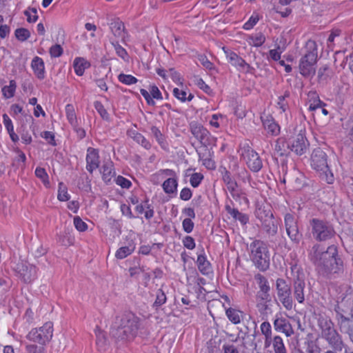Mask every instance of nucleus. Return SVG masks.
<instances>
[{"label": "nucleus", "instance_id": "nucleus-37", "mask_svg": "<svg viewBox=\"0 0 353 353\" xmlns=\"http://www.w3.org/2000/svg\"><path fill=\"white\" fill-rule=\"evenodd\" d=\"M254 279L259 285L261 291H270V287L268 284V279L261 274H256Z\"/></svg>", "mask_w": 353, "mask_h": 353}, {"label": "nucleus", "instance_id": "nucleus-41", "mask_svg": "<svg viewBox=\"0 0 353 353\" xmlns=\"http://www.w3.org/2000/svg\"><path fill=\"white\" fill-rule=\"evenodd\" d=\"M16 38L20 41H25L30 37V32L24 28L16 29L14 31Z\"/></svg>", "mask_w": 353, "mask_h": 353}, {"label": "nucleus", "instance_id": "nucleus-61", "mask_svg": "<svg viewBox=\"0 0 353 353\" xmlns=\"http://www.w3.org/2000/svg\"><path fill=\"white\" fill-rule=\"evenodd\" d=\"M289 97H290L289 91H285L283 95L279 97L278 105L279 106V108L281 109H282V110L283 112H285L288 107V103L285 102V99L288 98Z\"/></svg>", "mask_w": 353, "mask_h": 353}, {"label": "nucleus", "instance_id": "nucleus-19", "mask_svg": "<svg viewBox=\"0 0 353 353\" xmlns=\"http://www.w3.org/2000/svg\"><path fill=\"white\" fill-rule=\"evenodd\" d=\"M303 175L298 170H294L292 172L286 173L283 178V182L288 181L294 188H300L303 183Z\"/></svg>", "mask_w": 353, "mask_h": 353}, {"label": "nucleus", "instance_id": "nucleus-15", "mask_svg": "<svg viewBox=\"0 0 353 353\" xmlns=\"http://www.w3.org/2000/svg\"><path fill=\"white\" fill-rule=\"evenodd\" d=\"M293 294L294 299L299 303H303L305 299V282L304 274L297 272V275L293 280L292 283Z\"/></svg>", "mask_w": 353, "mask_h": 353}, {"label": "nucleus", "instance_id": "nucleus-10", "mask_svg": "<svg viewBox=\"0 0 353 353\" xmlns=\"http://www.w3.org/2000/svg\"><path fill=\"white\" fill-rule=\"evenodd\" d=\"M276 290L279 301L287 310H291L294 306L291 285L284 279L278 278L276 281Z\"/></svg>", "mask_w": 353, "mask_h": 353}, {"label": "nucleus", "instance_id": "nucleus-4", "mask_svg": "<svg viewBox=\"0 0 353 353\" xmlns=\"http://www.w3.org/2000/svg\"><path fill=\"white\" fill-rule=\"evenodd\" d=\"M251 261L260 271L265 272L270 268V254L268 245L261 240H254L250 245Z\"/></svg>", "mask_w": 353, "mask_h": 353}, {"label": "nucleus", "instance_id": "nucleus-17", "mask_svg": "<svg viewBox=\"0 0 353 353\" xmlns=\"http://www.w3.org/2000/svg\"><path fill=\"white\" fill-rule=\"evenodd\" d=\"M86 156V169L92 173L93 170L99 166V156L98 150L93 148H88Z\"/></svg>", "mask_w": 353, "mask_h": 353}, {"label": "nucleus", "instance_id": "nucleus-18", "mask_svg": "<svg viewBox=\"0 0 353 353\" xmlns=\"http://www.w3.org/2000/svg\"><path fill=\"white\" fill-rule=\"evenodd\" d=\"M274 327L278 332H282L286 336H290L294 334V330L289 320L284 317H278L274 321Z\"/></svg>", "mask_w": 353, "mask_h": 353}, {"label": "nucleus", "instance_id": "nucleus-56", "mask_svg": "<svg viewBox=\"0 0 353 353\" xmlns=\"http://www.w3.org/2000/svg\"><path fill=\"white\" fill-rule=\"evenodd\" d=\"M134 139L139 143H140L145 149H150L151 148L150 143L140 133H137Z\"/></svg>", "mask_w": 353, "mask_h": 353}, {"label": "nucleus", "instance_id": "nucleus-40", "mask_svg": "<svg viewBox=\"0 0 353 353\" xmlns=\"http://www.w3.org/2000/svg\"><path fill=\"white\" fill-rule=\"evenodd\" d=\"M65 112L70 123L72 125H75L77 123V119L74 106L72 104H68L65 106Z\"/></svg>", "mask_w": 353, "mask_h": 353}, {"label": "nucleus", "instance_id": "nucleus-25", "mask_svg": "<svg viewBox=\"0 0 353 353\" xmlns=\"http://www.w3.org/2000/svg\"><path fill=\"white\" fill-rule=\"evenodd\" d=\"M333 74L331 68L325 65L319 68L317 72L318 82L321 84H326Z\"/></svg>", "mask_w": 353, "mask_h": 353}, {"label": "nucleus", "instance_id": "nucleus-1", "mask_svg": "<svg viewBox=\"0 0 353 353\" xmlns=\"http://www.w3.org/2000/svg\"><path fill=\"white\" fill-rule=\"evenodd\" d=\"M320 245L314 244L309 254L311 261L324 276L330 278L332 274H341L344 272V262L339 254L337 247L330 245L325 251L320 252Z\"/></svg>", "mask_w": 353, "mask_h": 353}, {"label": "nucleus", "instance_id": "nucleus-33", "mask_svg": "<svg viewBox=\"0 0 353 353\" xmlns=\"http://www.w3.org/2000/svg\"><path fill=\"white\" fill-rule=\"evenodd\" d=\"M263 125L265 129L268 131V133L271 135H277L280 132L279 125L273 120H265L263 121Z\"/></svg>", "mask_w": 353, "mask_h": 353}, {"label": "nucleus", "instance_id": "nucleus-6", "mask_svg": "<svg viewBox=\"0 0 353 353\" xmlns=\"http://www.w3.org/2000/svg\"><path fill=\"white\" fill-rule=\"evenodd\" d=\"M306 52L299 62V71L301 75L308 78L315 74L314 65L317 61V48L314 41L308 40L305 44Z\"/></svg>", "mask_w": 353, "mask_h": 353}, {"label": "nucleus", "instance_id": "nucleus-54", "mask_svg": "<svg viewBox=\"0 0 353 353\" xmlns=\"http://www.w3.org/2000/svg\"><path fill=\"white\" fill-rule=\"evenodd\" d=\"M199 159L203 161V164L208 169L215 168L214 162L209 157H205V154L199 153Z\"/></svg>", "mask_w": 353, "mask_h": 353}, {"label": "nucleus", "instance_id": "nucleus-27", "mask_svg": "<svg viewBox=\"0 0 353 353\" xmlns=\"http://www.w3.org/2000/svg\"><path fill=\"white\" fill-rule=\"evenodd\" d=\"M225 210L234 219L239 220L243 225H245L249 221V218H248V215L240 212L236 208H232L229 205H225Z\"/></svg>", "mask_w": 353, "mask_h": 353}, {"label": "nucleus", "instance_id": "nucleus-59", "mask_svg": "<svg viewBox=\"0 0 353 353\" xmlns=\"http://www.w3.org/2000/svg\"><path fill=\"white\" fill-rule=\"evenodd\" d=\"M203 179V174H201V173L195 172L192 174L190 177V184L192 185V187L196 188L199 185Z\"/></svg>", "mask_w": 353, "mask_h": 353}, {"label": "nucleus", "instance_id": "nucleus-48", "mask_svg": "<svg viewBox=\"0 0 353 353\" xmlns=\"http://www.w3.org/2000/svg\"><path fill=\"white\" fill-rule=\"evenodd\" d=\"M223 181L226 184L228 190L237 185V183L232 179L230 172L228 170H225L223 175Z\"/></svg>", "mask_w": 353, "mask_h": 353}, {"label": "nucleus", "instance_id": "nucleus-21", "mask_svg": "<svg viewBox=\"0 0 353 353\" xmlns=\"http://www.w3.org/2000/svg\"><path fill=\"white\" fill-rule=\"evenodd\" d=\"M353 317L348 316V319L337 322V325L341 333L347 334L349 339L353 342Z\"/></svg>", "mask_w": 353, "mask_h": 353}, {"label": "nucleus", "instance_id": "nucleus-23", "mask_svg": "<svg viewBox=\"0 0 353 353\" xmlns=\"http://www.w3.org/2000/svg\"><path fill=\"white\" fill-rule=\"evenodd\" d=\"M31 67L37 77L39 79H43L45 77V67L43 59L39 57H35L31 63Z\"/></svg>", "mask_w": 353, "mask_h": 353}, {"label": "nucleus", "instance_id": "nucleus-60", "mask_svg": "<svg viewBox=\"0 0 353 353\" xmlns=\"http://www.w3.org/2000/svg\"><path fill=\"white\" fill-rule=\"evenodd\" d=\"M94 108L103 119H108V114L106 110L105 109L104 106L100 101L94 102Z\"/></svg>", "mask_w": 353, "mask_h": 353}, {"label": "nucleus", "instance_id": "nucleus-42", "mask_svg": "<svg viewBox=\"0 0 353 353\" xmlns=\"http://www.w3.org/2000/svg\"><path fill=\"white\" fill-rule=\"evenodd\" d=\"M151 133L156 139L157 141L159 143V145L164 148L165 146V139L163 134L161 133L160 130L156 126H152L150 128Z\"/></svg>", "mask_w": 353, "mask_h": 353}, {"label": "nucleus", "instance_id": "nucleus-38", "mask_svg": "<svg viewBox=\"0 0 353 353\" xmlns=\"http://www.w3.org/2000/svg\"><path fill=\"white\" fill-rule=\"evenodd\" d=\"M273 347L274 353H287L283 339L279 336L274 337Z\"/></svg>", "mask_w": 353, "mask_h": 353}, {"label": "nucleus", "instance_id": "nucleus-5", "mask_svg": "<svg viewBox=\"0 0 353 353\" xmlns=\"http://www.w3.org/2000/svg\"><path fill=\"white\" fill-rule=\"evenodd\" d=\"M254 214L261 223V228L268 236H273L277 233L278 221L274 216L271 205L268 204L259 205Z\"/></svg>", "mask_w": 353, "mask_h": 353}, {"label": "nucleus", "instance_id": "nucleus-8", "mask_svg": "<svg viewBox=\"0 0 353 353\" xmlns=\"http://www.w3.org/2000/svg\"><path fill=\"white\" fill-rule=\"evenodd\" d=\"M309 223L312 234L317 241H326L336 234L332 224L326 220L313 218L310 220Z\"/></svg>", "mask_w": 353, "mask_h": 353}, {"label": "nucleus", "instance_id": "nucleus-16", "mask_svg": "<svg viewBox=\"0 0 353 353\" xmlns=\"http://www.w3.org/2000/svg\"><path fill=\"white\" fill-rule=\"evenodd\" d=\"M17 272L25 283H30L37 276V268L34 265L26 263L17 265Z\"/></svg>", "mask_w": 353, "mask_h": 353}, {"label": "nucleus", "instance_id": "nucleus-34", "mask_svg": "<svg viewBox=\"0 0 353 353\" xmlns=\"http://www.w3.org/2000/svg\"><path fill=\"white\" fill-rule=\"evenodd\" d=\"M9 85H5L2 88V93L6 99H10L14 95L17 84L14 80H10Z\"/></svg>", "mask_w": 353, "mask_h": 353}, {"label": "nucleus", "instance_id": "nucleus-7", "mask_svg": "<svg viewBox=\"0 0 353 353\" xmlns=\"http://www.w3.org/2000/svg\"><path fill=\"white\" fill-rule=\"evenodd\" d=\"M311 166L320 173L327 183H333V174L330 172L327 165V156L321 148H317L313 150L311 154Z\"/></svg>", "mask_w": 353, "mask_h": 353}, {"label": "nucleus", "instance_id": "nucleus-26", "mask_svg": "<svg viewBox=\"0 0 353 353\" xmlns=\"http://www.w3.org/2000/svg\"><path fill=\"white\" fill-rule=\"evenodd\" d=\"M334 311L336 312V323L343 321V319H348V316L353 317L352 311L351 310L350 312H348L347 310L345 308L342 303H337L334 306Z\"/></svg>", "mask_w": 353, "mask_h": 353}, {"label": "nucleus", "instance_id": "nucleus-52", "mask_svg": "<svg viewBox=\"0 0 353 353\" xmlns=\"http://www.w3.org/2000/svg\"><path fill=\"white\" fill-rule=\"evenodd\" d=\"M74 225L79 232H84L88 229V225L78 216L74 217Z\"/></svg>", "mask_w": 353, "mask_h": 353}, {"label": "nucleus", "instance_id": "nucleus-50", "mask_svg": "<svg viewBox=\"0 0 353 353\" xmlns=\"http://www.w3.org/2000/svg\"><path fill=\"white\" fill-rule=\"evenodd\" d=\"M325 103H323V101H321L319 99L316 101H314L313 103H311L310 105L309 110L310 111H314V110H316L318 108H321L322 113L324 115H327L328 114V111L326 109L323 108V107L325 106Z\"/></svg>", "mask_w": 353, "mask_h": 353}, {"label": "nucleus", "instance_id": "nucleus-46", "mask_svg": "<svg viewBox=\"0 0 353 353\" xmlns=\"http://www.w3.org/2000/svg\"><path fill=\"white\" fill-rule=\"evenodd\" d=\"M134 248L132 246H123L120 248L116 252V257L117 259H124L130 255L133 251Z\"/></svg>", "mask_w": 353, "mask_h": 353}, {"label": "nucleus", "instance_id": "nucleus-36", "mask_svg": "<svg viewBox=\"0 0 353 353\" xmlns=\"http://www.w3.org/2000/svg\"><path fill=\"white\" fill-rule=\"evenodd\" d=\"M287 145L288 142L283 138H279L276 140L274 145V150L279 156L282 157L285 154Z\"/></svg>", "mask_w": 353, "mask_h": 353}, {"label": "nucleus", "instance_id": "nucleus-2", "mask_svg": "<svg viewBox=\"0 0 353 353\" xmlns=\"http://www.w3.org/2000/svg\"><path fill=\"white\" fill-rule=\"evenodd\" d=\"M143 324L144 321L134 313H125L116 317L110 334L116 341H131L144 328Z\"/></svg>", "mask_w": 353, "mask_h": 353}, {"label": "nucleus", "instance_id": "nucleus-9", "mask_svg": "<svg viewBox=\"0 0 353 353\" xmlns=\"http://www.w3.org/2000/svg\"><path fill=\"white\" fill-rule=\"evenodd\" d=\"M53 323L47 322L39 328L32 329L28 334L26 338L31 342L46 346L53 336Z\"/></svg>", "mask_w": 353, "mask_h": 353}, {"label": "nucleus", "instance_id": "nucleus-35", "mask_svg": "<svg viewBox=\"0 0 353 353\" xmlns=\"http://www.w3.org/2000/svg\"><path fill=\"white\" fill-rule=\"evenodd\" d=\"M241 314L239 310L230 307L226 310V315L229 320L234 324H238L241 322Z\"/></svg>", "mask_w": 353, "mask_h": 353}, {"label": "nucleus", "instance_id": "nucleus-47", "mask_svg": "<svg viewBox=\"0 0 353 353\" xmlns=\"http://www.w3.org/2000/svg\"><path fill=\"white\" fill-rule=\"evenodd\" d=\"M118 79L120 82L125 85L134 84L138 81V79L136 77L130 74H125L123 73H121L118 76Z\"/></svg>", "mask_w": 353, "mask_h": 353}, {"label": "nucleus", "instance_id": "nucleus-20", "mask_svg": "<svg viewBox=\"0 0 353 353\" xmlns=\"http://www.w3.org/2000/svg\"><path fill=\"white\" fill-rule=\"evenodd\" d=\"M223 50L229 60V62L235 67H240L243 68L244 67H247L248 68H250V65L245 62V61L239 57L236 53L230 51L229 50H225V48L223 47Z\"/></svg>", "mask_w": 353, "mask_h": 353}, {"label": "nucleus", "instance_id": "nucleus-12", "mask_svg": "<svg viewBox=\"0 0 353 353\" xmlns=\"http://www.w3.org/2000/svg\"><path fill=\"white\" fill-rule=\"evenodd\" d=\"M309 146V141L305 134L300 132L289 139L287 148H290L297 155L301 156L308 152Z\"/></svg>", "mask_w": 353, "mask_h": 353}, {"label": "nucleus", "instance_id": "nucleus-63", "mask_svg": "<svg viewBox=\"0 0 353 353\" xmlns=\"http://www.w3.org/2000/svg\"><path fill=\"white\" fill-rule=\"evenodd\" d=\"M183 229L187 233H190L194 228V223L190 218H186L182 223Z\"/></svg>", "mask_w": 353, "mask_h": 353}, {"label": "nucleus", "instance_id": "nucleus-13", "mask_svg": "<svg viewBox=\"0 0 353 353\" xmlns=\"http://www.w3.org/2000/svg\"><path fill=\"white\" fill-rule=\"evenodd\" d=\"M241 156L251 171L258 172L263 168V162L261 157L252 148L250 147L244 148Z\"/></svg>", "mask_w": 353, "mask_h": 353}, {"label": "nucleus", "instance_id": "nucleus-57", "mask_svg": "<svg viewBox=\"0 0 353 353\" xmlns=\"http://www.w3.org/2000/svg\"><path fill=\"white\" fill-rule=\"evenodd\" d=\"M244 350L243 353H259L257 350V344L254 341V339L251 340L249 347L246 345L245 343H243Z\"/></svg>", "mask_w": 353, "mask_h": 353}, {"label": "nucleus", "instance_id": "nucleus-22", "mask_svg": "<svg viewBox=\"0 0 353 353\" xmlns=\"http://www.w3.org/2000/svg\"><path fill=\"white\" fill-rule=\"evenodd\" d=\"M303 344L306 353H321V348L319 345L316 340L313 339L312 334L307 335L304 339Z\"/></svg>", "mask_w": 353, "mask_h": 353}, {"label": "nucleus", "instance_id": "nucleus-31", "mask_svg": "<svg viewBox=\"0 0 353 353\" xmlns=\"http://www.w3.org/2000/svg\"><path fill=\"white\" fill-rule=\"evenodd\" d=\"M177 185L176 179L169 178L163 182L162 187L165 193L172 194L176 191Z\"/></svg>", "mask_w": 353, "mask_h": 353}, {"label": "nucleus", "instance_id": "nucleus-64", "mask_svg": "<svg viewBox=\"0 0 353 353\" xmlns=\"http://www.w3.org/2000/svg\"><path fill=\"white\" fill-rule=\"evenodd\" d=\"M116 183L123 188H129L132 185L130 181L122 176H117Z\"/></svg>", "mask_w": 353, "mask_h": 353}, {"label": "nucleus", "instance_id": "nucleus-55", "mask_svg": "<svg viewBox=\"0 0 353 353\" xmlns=\"http://www.w3.org/2000/svg\"><path fill=\"white\" fill-rule=\"evenodd\" d=\"M259 20V16L258 14L252 15L250 19L243 25V29L247 30L252 29L256 24Z\"/></svg>", "mask_w": 353, "mask_h": 353}, {"label": "nucleus", "instance_id": "nucleus-29", "mask_svg": "<svg viewBox=\"0 0 353 353\" xmlns=\"http://www.w3.org/2000/svg\"><path fill=\"white\" fill-rule=\"evenodd\" d=\"M90 65V63L85 60L83 58L75 59L73 63L75 73L78 76H82L84 73L85 69L89 68Z\"/></svg>", "mask_w": 353, "mask_h": 353}, {"label": "nucleus", "instance_id": "nucleus-3", "mask_svg": "<svg viewBox=\"0 0 353 353\" xmlns=\"http://www.w3.org/2000/svg\"><path fill=\"white\" fill-rule=\"evenodd\" d=\"M318 326L321 330L322 339L327 343L332 349L342 351L345 347H348L344 343L342 336L335 329L331 319L321 316L318 319Z\"/></svg>", "mask_w": 353, "mask_h": 353}, {"label": "nucleus", "instance_id": "nucleus-32", "mask_svg": "<svg viewBox=\"0 0 353 353\" xmlns=\"http://www.w3.org/2000/svg\"><path fill=\"white\" fill-rule=\"evenodd\" d=\"M58 241L63 246L68 247L73 245L74 236L70 234L69 230H65L63 234L58 235Z\"/></svg>", "mask_w": 353, "mask_h": 353}, {"label": "nucleus", "instance_id": "nucleus-58", "mask_svg": "<svg viewBox=\"0 0 353 353\" xmlns=\"http://www.w3.org/2000/svg\"><path fill=\"white\" fill-rule=\"evenodd\" d=\"M49 52L52 57H59L62 55L63 50L59 44H55L50 47Z\"/></svg>", "mask_w": 353, "mask_h": 353}, {"label": "nucleus", "instance_id": "nucleus-53", "mask_svg": "<svg viewBox=\"0 0 353 353\" xmlns=\"http://www.w3.org/2000/svg\"><path fill=\"white\" fill-rule=\"evenodd\" d=\"M112 44L114 46L117 55L125 60L128 57L126 50L119 43L118 41L112 42Z\"/></svg>", "mask_w": 353, "mask_h": 353}, {"label": "nucleus", "instance_id": "nucleus-24", "mask_svg": "<svg viewBox=\"0 0 353 353\" xmlns=\"http://www.w3.org/2000/svg\"><path fill=\"white\" fill-rule=\"evenodd\" d=\"M110 28L115 37L124 39V23L119 18L112 19Z\"/></svg>", "mask_w": 353, "mask_h": 353}, {"label": "nucleus", "instance_id": "nucleus-49", "mask_svg": "<svg viewBox=\"0 0 353 353\" xmlns=\"http://www.w3.org/2000/svg\"><path fill=\"white\" fill-rule=\"evenodd\" d=\"M166 301V296L163 291L161 289L158 290L157 292V298L153 304V306L156 308H158L163 304H164Z\"/></svg>", "mask_w": 353, "mask_h": 353}, {"label": "nucleus", "instance_id": "nucleus-43", "mask_svg": "<svg viewBox=\"0 0 353 353\" xmlns=\"http://www.w3.org/2000/svg\"><path fill=\"white\" fill-rule=\"evenodd\" d=\"M26 350L27 353H44L46 347L36 343L27 344L26 345Z\"/></svg>", "mask_w": 353, "mask_h": 353}, {"label": "nucleus", "instance_id": "nucleus-62", "mask_svg": "<svg viewBox=\"0 0 353 353\" xmlns=\"http://www.w3.org/2000/svg\"><path fill=\"white\" fill-rule=\"evenodd\" d=\"M228 190L230 192L232 198L235 200H239L242 197L244 198L243 195L245 194L243 192L242 190L239 188L238 185H236V187H233L232 189H230Z\"/></svg>", "mask_w": 353, "mask_h": 353}, {"label": "nucleus", "instance_id": "nucleus-28", "mask_svg": "<svg viewBox=\"0 0 353 353\" xmlns=\"http://www.w3.org/2000/svg\"><path fill=\"white\" fill-rule=\"evenodd\" d=\"M196 263L199 270L203 274H208L211 271V265L208 261H207L205 256L199 254L197 257Z\"/></svg>", "mask_w": 353, "mask_h": 353}, {"label": "nucleus", "instance_id": "nucleus-11", "mask_svg": "<svg viewBox=\"0 0 353 353\" xmlns=\"http://www.w3.org/2000/svg\"><path fill=\"white\" fill-rule=\"evenodd\" d=\"M190 130L192 135L205 147L212 144L215 141V139L211 136L210 132L197 122H191Z\"/></svg>", "mask_w": 353, "mask_h": 353}, {"label": "nucleus", "instance_id": "nucleus-45", "mask_svg": "<svg viewBox=\"0 0 353 353\" xmlns=\"http://www.w3.org/2000/svg\"><path fill=\"white\" fill-rule=\"evenodd\" d=\"M35 175L42 181L45 186H49L50 182L48 180V175L44 168L41 167L37 168L35 170Z\"/></svg>", "mask_w": 353, "mask_h": 353}, {"label": "nucleus", "instance_id": "nucleus-44", "mask_svg": "<svg viewBox=\"0 0 353 353\" xmlns=\"http://www.w3.org/2000/svg\"><path fill=\"white\" fill-rule=\"evenodd\" d=\"M58 199L61 201H66L70 199V195L68 194V190L63 183H59Z\"/></svg>", "mask_w": 353, "mask_h": 353}, {"label": "nucleus", "instance_id": "nucleus-30", "mask_svg": "<svg viewBox=\"0 0 353 353\" xmlns=\"http://www.w3.org/2000/svg\"><path fill=\"white\" fill-rule=\"evenodd\" d=\"M103 180L108 183L110 181L112 177L114 174L113 172V164L112 161H108L104 163L101 168Z\"/></svg>", "mask_w": 353, "mask_h": 353}, {"label": "nucleus", "instance_id": "nucleus-51", "mask_svg": "<svg viewBox=\"0 0 353 353\" xmlns=\"http://www.w3.org/2000/svg\"><path fill=\"white\" fill-rule=\"evenodd\" d=\"M250 39L252 40V46L255 47L261 46L265 41V37L261 32L256 34L255 36H252Z\"/></svg>", "mask_w": 353, "mask_h": 353}, {"label": "nucleus", "instance_id": "nucleus-39", "mask_svg": "<svg viewBox=\"0 0 353 353\" xmlns=\"http://www.w3.org/2000/svg\"><path fill=\"white\" fill-rule=\"evenodd\" d=\"M96 344L98 350L99 351H105L107 347V340L104 334L101 330H99L98 332H96Z\"/></svg>", "mask_w": 353, "mask_h": 353}, {"label": "nucleus", "instance_id": "nucleus-14", "mask_svg": "<svg viewBox=\"0 0 353 353\" xmlns=\"http://www.w3.org/2000/svg\"><path fill=\"white\" fill-rule=\"evenodd\" d=\"M284 223L287 234L291 241L299 243L301 234L299 230L297 218L290 213H287L284 217Z\"/></svg>", "mask_w": 353, "mask_h": 353}]
</instances>
